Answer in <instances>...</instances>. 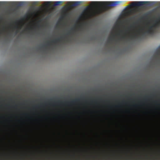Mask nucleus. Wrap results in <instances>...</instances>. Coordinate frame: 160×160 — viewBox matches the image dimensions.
I'll return each instance as SVG.
<instances>
[{
	"label": "nucleus",
	"mask_w": 160,
	"mask_h": 160,
	"mask_svg": "<svg viewBox=\"0 0 160 160\" xmlns=\"http://www.w3.org/2000/svg\"><path fill=\"white\" fill-rule=\"evenodd\" d=\"M122 2L120 1L114 2H93V3H103L108 4L104 5L101 7L99 8V10L100 12H103L106 11L108 10V7L114 6Z\"/></svg>",
	"instance_id": "f257e3e1"
},
{
	"label": "nucleus",
	"mask_w": 160,
	"mask_h": 160,
	"mask_svg": "<svg viewBox=\"0 0 160 160\" xmlns=\"http://www.w3.org/2000/svg\"><path fill=\"white\" fill-rule=\"evenodd\" d=\"M144 30L143 28H139L138 30L137 33H135L133 35H131L129 36V38L133 40L136 38H137L138 37V35H140V33H142V35L144 36L145 34V32H143Z\"/></svg>",
	"instance_id": "f03ea898"
},
{
	"label": "nucleus",
	"mask_w": 160,
	"mask_h": 160,
	"mask_svg": "<svg viewBox=\"0 0 160 160\" xmlns=\"http://www.w3.org/2000/svg\"><path fill=\"white\" fill-rule=\"evenodd\" d=\"M150 2H144V1H140V2H133V3H135V4H133L132 5V6H140L142 4L145 3H149Z\"/></svg>",
	"instance_id": "7ed1b4c3"
},
{
	"label": "nucleus",
	"mask_w": 160,
	"mask_h": 160,
	"mask_svg": "<svg viewBox=\"0 0 160 160\" xmlns=\"http://www.w3.org/2000/svg\"><path fill=\"white\" fill-rule=\"evenodd\" d=\"M63 37H61L60 38H56L54 40H53L51 42L54 43V44H57L58 42H61L62 40V39Z\"/></svg>",
	"instance_id": "20e7f679"
},
{
	"label": "nucleus",
	"mask_w": 160,
	"mask_h": 160,
	"mask_svg": "<svg viewBox=\"0 0 160 160\" xmlns=\"http://www.w3.org/2000/svg\"><path fill=\"white\" fill-rule=\"evenodd\" d=\"M80 99L78 98H77L74 100H73L71 101L70 102H66V103L67 104H69V103H72V104H74L75 102H78L80 101Z\"/></svg>",
	"instance_id": "39448f33"
},
{
	"label": "nucleus",
	"mask_w": 160,
	"mask_h": 160,
	"mask_svg": "<svg viewBox=\"0 0 160 160\" xmlns=\"http://www.w3.org/2000/svg\"><path fill=\"white\" fill-rule=\"evenodd\" d=\"M155 23L153 25L156 26H159L160 24V19L159 18L157 19L155 21Z\"/></svg>",
	"instance_id": "423d86ee"
},
{
	"label": "nucleus",
	"mask_w": 160,
	"mask_h": 160,
	"mask_svg": "<svg viewBox=\"0 0 160 160\" xmlns=\"http://www.w3.org/2000/svg\"><path fill=\"white\" fill-rule=\"evenodd\" d=\"M148 17V14L147 13H146L144 14V16L141 17L139 19L140 20H142L144 19H147Z\"/></svg>",
	"instance_id": "0eeeda50"
},
{
	"label": "nucleus",
	"mask_w": 160,
	"mask_h": 160,
	"mask_svg": "<svg viewBox=\"0 0 160 160\" xmlns=\"http://www.w3.org/2000/svg\"><path fill=\"white\" fill-rule=\"evenodd\" d=\"M115 37V35H113L112 37H110L108 38V42H110V41H112V39L114 38Z\"/></svg>",
	"instance_id": "6e6552de"
},
{
	"label": "nucleus",
	"mask_w": 160,
	"mask_h": 160,
	"mask_svg": "<svg viewBox=\"0 0 160 160\" xmlns=\"http://www.w3.org/2000/svg\"><path fill=\"white\" fill-rule=\"evenodd\" d=\"M51 44V43H50V42H47V44L45 45H43L41 48H44L45 47H46L47 46H49Z\"/></svg>",
	"instance_id": "1a4fd4ad"
},
{
	"label": "nucleus",
	"mask_w": 160,
	"mask_h": 160,
	"mask_svg": "<svg viewBox=\"0 0 160 160\" xmlns=\"http://www.w3.org/2000/svg\"><path fill=\"white\" fill-rule=\"evenodd\" d=\"M155 26L153 25L152 26H150L148 27V29H150L152 31L153 28Z\"/></svg>",
	"instance_id": "9d476101"
},
{
	"label": "nucleus",
	"mask_w": 160,
	"mask_h": 160,
	"mask_svg": "<svg viewBox=\"0 0 160 160\" xmlns=\"http://www.w3.org/2000/svg\"><path fill=\"white\" fill-rule=\"evenodd\" d=\"M147 32L148 33H151L152 32V31L148 29Z\"/></svg>",
	"instance_id": "9b49d317"
},
{
	"label": "nucleus",
	"mask_w": 160,
	"mask_h": 160,
	"mask_svg": "<svg viewBox=\"0 0 160 160\" xmlns=\"http://www.w3.org/2000/svg\"><path fill=\"white\" fill-rule=\"evenodd\" d=\"M20 22V21H15L14 22V23L15 24H16V25H18V22Z\"/></svg>",
	"instance_id": "f8f14e48"
},
{
	"label": "nucleus",
	"mask_w": 160,
	"mask_h": 160,
	"mask_svg": "<svg viewBox=\"0 0 160 160\" xmlns=\"http://www.w3.org/2000/svg\"><path fill=\"white\" fill-rule=\"evenodd\" d=\"M5 27H3L2 28V31H5Z\"/></svg>",
	"instance_id": "ddd939ff"
},
{
	"label": "nucleus",
	"mask_w": 160,
	"mask_h": 160,
	"mask_svg": "<svg viewBox=\"0 0 160 160\" xmlns=\"http://www.w3.org/2000/svg\"><path fill=\"white\" fill-rule=\"evenodd\" d=\"M71 34V32L70 31H69V32H68L67 34V35H70Z\"/></svg>",
	"instance_id": "4468645a"
},
{
	"label": "nucleus",
	"mask_w": 160,
	"mask_h": 160,
	"mask_svg": "<svg viewBox=\"0 0 160 160\" xmlns=\"http://www.w3.org/2000/svg\"><path fill=\"white\" fill-rule=\"evenodd\" d=\"M82 24H80V25H78V27H79V28H81L82 27Z\"/></svg>",
	"instance_id": "2eb2a0df"
},
{
	"label": "nucleus",
	"mask_w": 160,
	"mask_h": 160,
	"mask_svg": "<svg viewBox=\"0 0 160 160\" xmlns=\"http://www.w3.org/2000/svg\"><path fill=\"white\" fill-rule=\"evenodd\" d=\"M57 103H62V102H61L60 101H58L57 102Z\"/></svg>",
	"instance_id": "dca6fc26"
},
{
	"label": "nucleus",
	"mask_w": 160,
	"mask_h": 160,
	"mask_svg": "<svg viewBox=\"0 0 160 160\" xmlns=\"http://www.w3.org/2000/svg\"><path fill=\"white\" fill-rule=\"evenodd\" d=\"M125 38V36H122V39H124Z\"/></svg>",
	"instance_id": "f3484780"
},
{
	"label": "nucleus",
	"mask_w": 160,
	"mask_h": 160,
	"mask_svg": "<svg viewBox=\"0 0 160 160\" xmlns=\"http://www.w3.org/2000/svg\"><path fill=\"white\" fill-rule=\"evenodd\" d=\"M61 2H60V1H58V2H56V3L58 4V3H60Z\"/></svg>",
	"instance_id": "a211bd4d"
},
{
	"label": "nucleus",
	"mask_w": 160,
	"mask_h": 160,
	"mask_svg": "<svg viewBox=\"0 0 160 160\" xmlns=\"http://www.w3.org/2000/svg\"><path fill=\"white\" fill-rule=\"evenodd\" d=\"M15 28H19V27L18 25H17L15 27Z\"/></svg>",
	"instance_id": "6ab92c4d"
},
{
	"label": "nucleus",
	"mask_w": 160,
	"mask_h": 160,
	"mask_svg": "<svg viewBox=\"0 0 160 160\" xmlns=\"http://www.w3.org/2000/svg\"><path fill=\"white\" fill-rule=\"evenodd\" d=\"M74 2L75 3H79L80 2Z\"/></svg>",
	"instance_id": "aec40b11"
},
{
	"label": "nucleus",
	"mask_w": 160,
	"mask_h": 160,
	"mask_svg": "<svg viewBox=\"0 0 160 160\" xmlns=\"http://www.w3.org/2000/svg\"><path fill=\"white\" fill-rule=\"evenodd\" d=\"M31 29V28H27V29H28V30H30Z\"/></svg>",
	"instance_id": "412c9836"
},
{
	"label": "nucleus",
	"mask_w": 160,
	"mask_h": 160,
	"mask_svg": "<svg viewBox=\"0 0 160 160\" xmlns=\"http://www.w3.org/2000/svg\"><path fill=\"white\" fill-rule=\"evenodd\" d=\"M71 29L72 30H75V28H72Z\"/></svg>",
	"instance_id": "4be33fe9"
},
{
	"label": "nucleus",
	"mask_w": 160,
	"mask_h": 160,
	"mask_svg": "<svg viewBox=\"0 0 160 160\" xmlns=\"http://www.w3.org/2000/svg\"><path fill=\"white\" fill-rule=\"evenodd\" d=\"M23 20H24L23 18H22V19H21V21H23Z\"/></svg>",
	"instance_id": "5701e85b"
},
{
	"label": "nucleus",
	"mask_w": 160,
	"mask_h": 160,
	"mask_svg": "<svg viewBox=\"0 0 160 160\" xmlns=\"http://www.w3.org/2000/svg\"><path fill=\"white\" fill-rule=\"evenodd\" d=\"M121 22H121V21H119V22L118 23H121Z\"/></svg>",
	"instance_id": "b1692460"
},
{
	"label": "nucleus",
	"mask_w": 160,
	"mask_h": 160,
	"mask_svg": "<svg viewBox=\"0 0 160 160\" xmlns=\"http://www.w3.org/2000/svg\"><path fill=\"white\" fill-rule=\"evenodd\" d=\"M120 32H122V30H120Z\"/></svg>",
	"instance_id": "393cba45"
},
{
	"label": "nucleus",
	"mask_w": 160,
	"mask_h": 160,
	"mask_svg": "<svg viewBox=\"0 0 160 160\" xmlns=\"http://www.w3.org/2000/svg\"><path fill=\"white\" fill-rule=\"evenodd\" d=\"M131 6H128L126 8H129L130 7H131Z\"/></svg>",
	"instance_id": "a878e982"
},
{
	"label": "nucleus",
	"mask_w": 160,
	"mask_h": 160,
	"mask_svg": "<svg viewBox=\"0 0 160 160\" xmlns=\"http://www.w3.org/2000/svg\"><path fill=\"white\" fill-rule=\"evenodd\" d=\"M157 54L158 55V52H156Z\"/></svg>",
	"instance_id": "bb28decb"
},
{
	"label": "nucleus",
	"mask_w": 160,
	"mask_h": 160,
	"mask_svg": "<svg viewBox=\"0 0 160 160\" xmlns=\"http://www.w3.org/2000/svg\"><path fill=\"white\" fill-rule=\"evenodd\" d=\"M2 34V32H1V31L0 30V34Z\"/></svg>",
	"instance_id": "cd10ccee"
},
{
	"label": "nucleus",
	"mask_w": 160,
	"mask_h": 160,
	"mask_svg": "<svg viewBox=\"0 0 160 160\" xmlns=\"http://www.w3.org/2000/svg\"><path fill=\"white\" fill-rule=\"evenodd\" d=\"M133 106L136 107V105H133Z\"/></svg>",
	"instance_id": "c85d7f7f"
},
{
	"label": "nucleus",
	"mask_w": 160,
	"mask_h": 160,
	"mask_svg": "<svg viewBox=\"0 0 160 160\" xmlns=\"http://www.w3.org/2000/svg\"><path fill=\"white\" fill-rule=\"evenodd\" d=\"M38 27H40V26L39 25H38Z\"/></svg>",
	"instance_id": "c756f323"
},
{
	"label": "nucleus",
	"mask_w": 160,
	"mask_h": 160,
	"mask_svg": "<svg viewBox=\"0 0 160 160\" xmlns=\"http://www.w3.org/2000/svg\"><path fill=\"white\" fill-rule=\"evenodd\" d=\"M118 35H120V33H118Z\"/></svg>",
	"instance_id": "7c9ffc66"
}]
</instances>
